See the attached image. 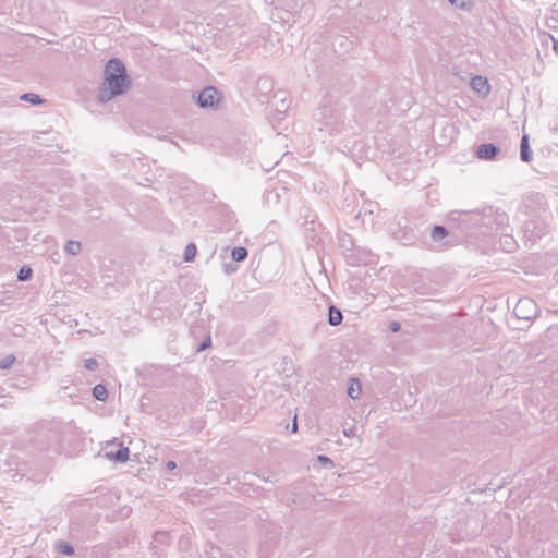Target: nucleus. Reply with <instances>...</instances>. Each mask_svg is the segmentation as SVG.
<instances>
[{"mask_svg": "<svg viewBox=\"0 0 558 558\" xmlns=\"http://www.w3.org/2000/svg\"><path fill=\"white\" fill-rule=\"evenodd\" d=\"M521 158L525 162H529L532 158L526 135H524L521 141Z\"/></svg>", "mask_w": 558, "mask_h": 558, "instance_id": "6e6552de", "label": "nucleus"}, {"mask_svg": "<svg viewBox=\"0 0 558 558\" xmlns=\"http://www.w3.org/2000/svg\"><path fill=\"white\" fill-rule=\"evenodd\" d=\"M197 250L194 244H189L184 250V259L186 262H192L196 256Z\"/></svg>", "mask_w": 558, "mask_h": 558, "instance_id": "ddd939ff", "label": "nucleus"}, {"mask_svg": "<svg viewBox=\"0 0 558 558\" xmlns=\"http://www.w3.org/2000/svg\"><path fill=\"white\" fill-rule=\"evenodd\" d=\"M106 457L109 460L125 462L129 459V449L119 445V449L117 451L109 450L106 452Z\"/></svg>", "mask_w": 558, "mask_h": 558, "instance_id": "39448f33", "label": "nucleus"}, {"mask_svg": "<svg viewBox=\"0 0 558 558\" xmlns=\"http://www.w3.org/2000/svg\"><path fill=\"white\" fill-rule=\"evenodd\" d=\"M298 429V425H296V416L294 417V422H293V425H292V432L295 433Z\"/></svg>", "mask_w": 558, "mask_h": 558, "instance_id": "aec40b11", "label": "nucleus"}, {"mask_svg": "<svg viewBox=\"0 0 558 558\" xmlns=\"http://www.w3.org/2000/svg\"><path fill=\"white\" fill-rule=\"evenodd\" d=\"M232 258L236 262L244 260L247 256V251L244 247H235L232 250Z\"/></svg>", "mask_w": 558, "mask_h": 558, "instance_id": "9b49d317", "label": "nucleus"}, {"mask_svg": "<svg viewBox=\"0 0 558 558\" xmlns=\"http://www.w3.org/2000/svg\"><path fill=\"white\" fill-rule=\"evenodd\" d=\"M97 366V361L95 359H88L85 361V367L88 369H94Z\"/></svg>", "mask_w": 558, "mask_h": 558, "instance_id": "a211bd4d", "label": "nucleus"}, {"mask_svg": "<svg viewBox=\"0 0 558 558\" xmlns=\"http://www.w3.org/2000/svg\"><path fill=\"white\" fill-rule=\"evenodd\" d=\"M392 329H393V331H397L398 330V326L395 324Z\"/></svg>", "mask_w": 558, "mask_h": 558, "instance_id": "4be33fe9", "label": "nucleus"}, {"mask_svg": "<svg viewBox=\"0 0 558 558\" xmlns=\"http://www.w3.org/2000/svg\"><path fill=\"white\" fill-rule=\"evenodd\" d=\"M81 248L82 245L77 241H69L65 246L66 252L71 255H76L77 253H80Z\"/></svg>", "mask_w": 558, "mask_h": 558, "instance_id": "f8f14e48", "label": "nucleus"}, {"mask_svg": "<svg viewBox=\"0 0 558 558\" xmlns=\"http://www.w3.org/2000/svg\"><path fill=\"white\" fill-rule=\"evenodd\" d=\"M93 395L96 399L105 401L108 397L107 389L104 385H96L93 389Z\"/></svg>", "mask_w": 558, "mask_h": 558, "instance_id": "9d476101", "label": "nucleus"}, {"mask_svg": "<svg viewBox=\"0 0 558 558\" xmlns=\"http://www.w3.org/2000/svg\"><path fill=\"white\" fill-rule=\"evenodd\" d=\"M362 392V385L357 379H351L350 385L348 387V395L355 399L357 398Z\"/></svg>", "mask_w": 558, "mask_h": 558, "instance_id": "0eeeda50", "label": "nucleus"}, {"mask_svg": "<svg viewBox=\"0 0 558 558\" xmlns=\"http://www.w3.org/2000/svg\"><path fill=\"white\" fill-rule=\"evenodd\" d=\"M534 307V303L531 300L521 299L514 307V313L517 314L518 317L527 319L529 315L526 313V310L533 312Z\"/></svg>", "mask_w": 558, "mask_h": 558, "instance_id": "7ed1b4c3", "label": "nucleus"}, {"mask_svg": "<svg viewBox=\"0 0 558 558\" xmlns=\"http://www.w3.org/2000/svg\"><path fill=\"white\" fill-rule=\"evenodd\" d=\"M105 86L111 96L120 95L129 87L125 68L120 60L112 59L107 63Z\"/></svg>", "mask_w": 558, "mask_h": 558, "instance_id": "f257e3e1", "label": "nucleus"}, {"mask_svg": "<svg viewBox=\"0 0 558 558\" xmlns=\"http://www.w3.org/2000/svg\"><path fill=\"white\" fill-rule=\"evenodd\" d=\"M15 357L13 355H8L0 362V368L7 369L12 366L14 363Z\"/></svg>", "mask_w": 558, "mask_h": 558, "instance_id": "2eb2a0df", "label": "nucleus"}, {"mask_svg": "<svg viewBox=\"0 0 558 558\" xmlns=\"http://www.w3.org/2000/svg\"><path fill=\"white\" fill-rule=\"evenodd\" d=\"M32 276V269L29 267H23L19 271V279L20 280H27Z\"/></svg>", "mask_w": 558, "mask_h": 558, "instance_id": "dca6fc26", "label": "nucleus"}, {"mask_svg": "<svg viewBox=\"0 0 558 558\" xmlns=\"http://www.w3.org/2000/svg\"><path fill=\"white\" fill-rule=\"evenodd\" d=\"M471 86L476 93L482 95H487L490 90V86L487 78L483 76L473 77L471 81Z\"/></svg>", "mask_w": 558, "mask_h": 558, "instance_id": "20e7f679", "label": "nucleus"}, {"mask_svg": "<svg viewBox=\"0 0 558 558\" xmlns=\"http://www.w3.org/2000/svg\"><path fill=\"white\" fill-rule=\"evenodd\" d=\"M168 468H169V469H174V468H175V463H174V462H170V463H168Z\"/></svg>", "mask_w": 558, "mask_h": 558, "instance_id": "412c9836", "label": "nucleus"}, {"mask_svg": "<svg viewBox=\"0 0 558 558\" xmlns=\"http://www.w3.org/2000/svg\"><path fill=\"white\" fill-rule=\"evenodd\" d=\"M219 93L213 87L205 88L198 96L201 107H213L219 101Z\"/></svg>", "mask_w": 558, "mask_h": 558, "instance_id": "f03ea898", "label": "nucleus"}, {"mask_svg": "<svg viewBox=\"0 0 558 558\" xmlns=\"http://www.w3.org/2000/svg\"><path fill=\"white\" fill-rule=\"evenodd\" d=\"M342 320V314L339 310H336L335 307H330L329 310V323L330 325L337 326Z\"/></svg>", "mask_w": 558, "mask_h": 558, "instance_id": "1a4fd4ad", "label": "nucleus"}, {"mask_svg": "<svg viewBox=\"0 0 558 558\" xmlns=\"http://www.w3.org/2000/svg\"><path fill=\"white\" fill-rule=\"evenodd\" d=\"M432 236H433V239H442V238L447 236V231L441 226H435L432 231Z\"/></svg>", "mask_w": 558, "mask_h": 558, "instance_id": "4468645a", "label": "nucleus"}, {"mask_svg": "<svg viewBox=\"0 0 558 558\" xmlns=\"http://www.w3.org/2000/svg\"><path fill=\"white\" fill-rule=\"evenodd\" d=\"M59 548H60V551L65 554V555H72L73 554V548L70 545H68V544H61L59 546Z\"/></svg>", "mask_w": 558, "mask_h": 558, "instance_id": "f3484780", "label": "nucleus"}, {"mask_svg": "<svg viewBox=\"0 0 558 558\" xmlns=\"http://www.w3.org/2000/svg\"><path fill=\"white\" fill-rule=\"evenodd\" d=\"M496 153L497 148L493 144H483L478 146L476 155L481 159H492Z\"/></svg>", "mask_w": 558, "mask_h": 558, "instance_id": "423d86ee", "label": "nucleus"}, {"mask_svg": "<svg viewBox=\"0 0 558 558\" xmlns=\"http://www.w3.org/2000/svg\"><path fill=\"white\" fill-rule=\"evenodd\" d=\"M452 4L457 5V7H460V8H464L469 0H449Z\"/></svg>", "mask_w": 558, "mask_h": 558, "instance_id": "6ab92c4d", "label": "nucleus"}]
</instances>
